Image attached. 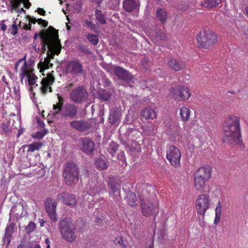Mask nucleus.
I'll use <instances>...</instances> for the list:
<instances>
[{
    "instance_id": "obj_1",
    "label": "nucleus",
    "mask_w": 248,
    "mask_h": 248,
    "mask_svg": "<svg viewBox=\"0 0 248 248\" xmlns=\"http://www.w3.org/2000/svg\"><path fill=\"white\" fill-rule=\"evenodd\" d=\"M40 37L42 52H47L46 58L49 61L54 59L55 55H58L62 50L58 31L50 26L48 29L41 31Z\"/></svg>"
},
{
    "instance_id": "obj_2",
    "label": "nucleus",
    "mask_w": 248,
    "mask_h": 248,
    "mask_svg": "<svg viewBox=\"0 0 248 248\" xmlns=\"http://www.w3.org/2000/svg\"><path fill=\"white\" fill-rule=\"evenodd\" d=\"M224 140L231 143H239L241 140L240 118L231 115L226 118L223 124Z\"/></svg>"
},
{
    "instance_id": "obj_3",
    "label": "nucleus",
    "mask_w": 248,
    "mask_h": 248,
    "mask_svg": "<svg viewBox=\"0 0 248 248\" xmlns=\"http://www.w3.org/2000/svg\"><path fill=\"white\" fill-rule=\"evenodd\" d=\"M212 168L208 165L199 168L194 173V186L196 190L205 192L207 184L212 178Z\"/></svg>"
},
{
    "instance_id": "obj_4",
    "label": "nucleus",
    "mask_w": 248,
    "mask_h": 248,
    "mask_svg": "<svg viewBox=\"0 0 248 248\" xmlns=\"http://www.w3.org/2000/svg\"><path fill=\"white\" fill-rule=\"evenodd\" d=\"M79 170L77 165L74 162H68L64 166L62 176L65 184L72 186L79 180Z\"/></svg>"
},
{
    "instance_id": "obj_5",
    "label": "nucleus",
    "mask_w": 248,
    "mask_h": 248,
    "mask_svg": "<svg viewBox=\"0 0 248 248\" xmlns=\"http://www.w3.org/2000/svg\"><path fill=\"white\" fill-rule=\"evenodd\" d=\"M198 47L201 49H208L213 46L217 41V36L210 31H203L197 35Z\"/></svg>"
},
{
    "instance_id": "obj_6",
    "label": "nucleus",
    "mask_w": 248,
    "mask_h": 248,
    "mask_svg": "<svg viewBox=\"0 0 248 248\" xmlns=\"http://www.w3.org/2000/svg\"><path fill=\"white\" fill-rule=\"evenodd\" d=\"M60 232L62 237L69 243L73 242L77 235L75 227L71 222L62 220L60 223Z\"/></svg>"
},
{
    "instance_id": "obj_7",
    "label": "nucleus",
    "mask_w": 248,
    "mask_h": 248,
    "mask_svg": "<svg viewBox=\"0 0 248 248\" xmlns=\"http://www.w3.org/2000/svg\"><path fill=\"white\" fill-rule=\"evenodd\" d=\"M211 199L208 194H201L195 202V207L198 214L204 216L210 207Z\"/></svg>"
},
{
    "instance_id": "obj_8",
    "label": "nucleus",
    "mask_w": 248,
    "mask_h": 248,
    "mask_svg": "<svg viewBox=\"0 0 248 248\" xmlns=\"http://www.w3.org/2000/svg\"><path fill=\"white\" fill-rule=\"evenodd\" d=\"M141 212L145 217L154 216V219L158 213L157 203L151 202L148 200H144L140 198Z\"/></svg>"
},
{
    "instance_id": "obj_9",
    "label": "nucleus",
    "mask_w": 248,
    "mask_h": 248,
    "mask_svg": "<svg viewBox=\"0 0 248 248\" xmlns=\"http://www.w3.org/2000/svg\"><path fill=\"white\" fill-rule=\"evenodd\" d=\"M170 93L179 101L187 100L191 95L189 89L182 85H176L171 88Z\"/></svg>"
},
{
    "instance_id": "obj_10",
    "label": "nucleus",
    "mask_w": 248,
    "mask_h": 248,
    "mask_svg": "<svg viewBox=\"0 0 248 248\" xmlns=\"http://www.w3.org/2000/svg\"><path fill=\"white\" fill-rule=\"evenodd\" d=\"M67 74L76 76H81L84 72L83 65L78 60L68 61L65 65Z\"/></svg>"
},
{
    "instance_id": "obj_11",
    "label": "nucleus",
    "mask_w": 248,
    "mask_h": 248,
    "mask_svg": "<svg viewBox=\"0 0 248 248\" xmlns=\"http://www.w3.org/2000/svg\"><path fill=\"white\" fill-rule=\"evenodd\" d=\"M69 96L74 103H81L87 99L88 93L84 86H79L71 91Z\"/></svg>"
},
{
    "instance_id": "obj_12",
    "label": "nucleus",
    "mask_w": 248,
    "mask_h": 248,
    "mask_svg": "<svg viewBox=\"0 0 248 248\" xmlns=\"http://www.w3.org/2000/svg\"><path fill=\"white\" fill-rule=\"evenodd\" d=\"M181 157L179 149L174 146H170L167 152V158L171 165L176 168L179 167Z\"/></svg>"
},
{
    "instance_id": "obj_13",
    "label": "nucleus",
    "mask_w": 248,
    "mask_h": 248,
    "mask_svg": "<svg viewBox=\"0 0 248 248\" xmlns=\"http://www.w3.org/2000/svg\"><path fill=\"white\" fill-rule=\"evenodd\" d=\"M45 207L49 218L53 222L57 221L56 207L57 202L52 198H47L45 202Z\"/></svg>"
},
{
    "instance_id": "obj_14",
    "label": "nucleus",
    "mask_w": 248,
    "mask_h": 248,
    "mask_svg": "<svg viewBox=\"0 0 248 248\" xmlns=\"http://www.w3.org/2000/svg\"><path fill=\"white\" fill-rule=\"evenodd\" d=\"M54 72L52 71L48 73L46 78H43L41 82L40 91L42 94L45 95L48 92H52L51 86L55 82Z\"/></svg>"
},
{
    "instance_id": "obj_15",
    "label": "nucleus",
    "mask_w": 248,
    "mask_h": 248,
    "mask_svg": "<svg viewBox=\"0 0 248 248\" xmlns=\"http://www.w3.org/2000/svg\"><path fill=\"white\" fill-rule=\"evenodd\" d=\"M57 198L61 202L71 208L75 207L78 203L75 195L66 192L59 193L57 196Z\"/></svg>"
},
{
    "instance_id": "obj_16",
    "label": "nucleus",
    "mask_w": 248,
    "mask_h": 248,
    "mask_svg": "<svg viewBox=\"0 0 248 248\" xmlns=\"http://www.w3.org/2000/svg\"><path fill=\"white\" fill-rule=\"evenodd\" d=\"M78 114V107L73 103H66L63 106L61 116L69 119L75 118Z\"/></svg>"
},
{
    "instance_id": "obj_17",
    "label": "nucleus",
    "mask_w": 248,
    "mask_h": 248,
    "mask_svg": "<svg viewBox=\"0 0 248 248\" xmlns=\"http://www.w3.org/2000/svg\"><path fill=\"white\" fill-rule=\"evenodd\" d=\"M165 63L170 69L175 72L180 71L186 67L185 62L174 58H167Z\"/></svg>"
},
{
    "instance_id": "obj_18",
    "label": "nucleus",
    "mask_w": 248,
    "mask_h": 248,
    "mask_svg": "<svg viewBox=\"0 0 248 248\" xmlns=\"http://www.w3.org/2000/svg\"><path fill=\"white\" fill-rule=\"evenodd\" d=\"M113 72L119 79L125 81L127 83L132 81L134 79L133 76L128 71L120 66L115 67Z\"/></svg>"
},
{
    "instance_id": "obj_19",
    "label": "nucleus",
    "mask_w": 248,
    "mask_h": 248,
    "mask_svg": "<svg viewBox=\"0 0 248 248\" xmlns=\"http://www.w3.org/2000/svg\"><path fill=\"white\" fill-rule=\"evenodd\" d=\"M81 149L85 154L88 155L93 154L94 149V143L92 140L89 138L81 139Z\"/></svg>"
},
{
    "instance_id": "obj_20",
    "label": "nucleus",
    "mask_w": 248,
    "mask_h": 248,
    "mask_svg": "<svg viewBox=\"0 0 248 248\" xmlns=\"http://www.w3.org/2000/svg\"><path fill=\"white\" fill-rule=\"evenodd\" d=\"M70 127L79 132L85 131L92 127L91 124L84 121L74 120L70 122Z\"/></svg>"
},
{
    "instance_id": "obj_21",
    "label": "nucleus",
    "mask_w": 248,
    "mask_h": 248,
    "mask_svg": "<svg viewBox=\"0 0 248 248\" xmlns=\"http://www.w3.org/2000/svg\"><path fill=\"white\" fill-rule=\"evenodd\" d=\"M123 8L127 12H130L134 10L139 8L140 3L138 0H125L123 3Z\"/></svg>"
},
{
    "instance_id": "obj_22",
    "label": "nucleus",
    "mask_w": 248,
    "mask_h": 248,
    "mask_svg": "<svg viewBox=\"0 0 248 248\" xmlns=\"http://www.w3.org/2000/svg\"><path fill=\"white\" fill-rule=\"evenodd\" d=\"M11 213L15 216L16 219H18L25 216L26 214V212L24 211L23 205L21 203L15 204L12 208Z\"/></svg>"
},
{
    "instance_id": "obj_23",
    "label": "nucleus",
    "mask_w": 248,
    "mask_h": 248,
    "mask_svg": "<svg viewBox=\"0 0 248 248\" xmlns=\"http://www.w3.org/2000/svg\"><path fill=\"white\" fill-rule=\"evenodd\" d=\"M108 186L114 193H120L121 185L119 180L115 177H109L108 181Z\"/></svg>"
},
{
    "instance_id": "obj_24",
    "label": "nucleus",
    "mask_w": 248,
    "mask_h": 248,
    "mask_svg": "<svg viewBox=\"0 0 248 248\" xmlns=\"http://www.w3.org/2000/svg\"><path fill=\"white\" fill-rule=\"evenodd\" d=\"M121 114L118 108H113L110 110L108 117V122L111 124H114L119 122L121 119Z\"/></svg>"
},
{
    "instance_id": "obj_25",
    "label": "nucleus",
    "mask_w": 248,
    "mask_h": 248,
    "mask_svg": "<svg viewBox=\"0 0 248 248\" xmlns=\"http://www.w3.org/2000/svg\"><path fill=\"white\" fill-rule=\"evenodd\" d=\"M16 224L14 222L10 223L6 226L5 229L4 239L7 241L8 244L11 241L13 233L15 231Z\"/></svg>"
},
{
    "instance_id": "obj_26",
    "label": "nucleus",
    "mask_w": 248,
    "mask_h": 248,
    "mask_svg": "<svg viewBox=\"0 0 248 248\" xmlns=\"http://www.w3.org/2000/svg\"><path fill=\"white\" fill-rule=\"evenodd\" d=\"M190 114L191 110L188 107L183 106L179 108V114L182 121L184 123L189 121Z\"/></svg>"
},
{
    "instance_id": "obj_27",
    "label": "nucleus",
    "mask_w": 248,
    "mask_h": 248,
    "mask_svg": "<svg viewBox=\"0 0 248 248\" xmlns=\"http://www.w3.org/2000/svg\"><path fill=\"white\" fill-rule=\"evenodd\" d=\"M58 102L53 106V109L55 114H62L64 103V99L60 94H57Z\"/></svg>"
},
{
    "instance_id": "obj_28",
    "label": "nucleus",
    "mask_w": 248,
    "mask_h": 248,
    "mask_svg": "<svg viewBox=\"0 0 248 248\" xmlns=\"http://www.w3.org/2000/svg\"><path fill=\"white\" fill-rule=\"evenodd\" d=\"M141 115L145 119H153L157 116L155 111L149 107L142 110Z\"/></svg>"
},
{
    "instance_id": "obj_29",
    "label": "nucleus",
    "mask_w": 248,
    "mask_h": 248,
    "mask_svg": "<svg viewBox=\"0 0 248 248\" xmlns=\"http://www.w3.org/2000/svg\"><path fill=\"white\" fill-rule=\"evenodd\" d=\"M157 19L162 24H164L167 20V11L164 8H158L156 12Z\"/></svg>"
},
{
    "instance_id": "obj_30",
    "label": "nucleus",
    "mask_w": 248,
    "mask_h": 248,
    "mask_svg": "<svg viewBox=\"0 0 248 248\" xmlns=\"http://www.w3.org/2000/svg\"><path fill=\"white\" fill-rule=\"evenodd\" d=\"M126 202L131 206H135L138 204V201L135 193L129 191L127 193L126 196Z\"/></svg>"
},
{
    "instance_id": "obj_31",
    "label": "nucleus",
    "mask_w": 248,
    "mask_h": 248,
    "mask_svg": "<svg viewBox=\"0 0 248 248\" xmlns=\"http://www.w3.org/2000/svg\"><path fill=\"white\" fill-rule=\"evenodd\" d=\"M53 65V63L50 62L48 58H45L43 62H40L38 63V68L40 69V72L42 73L45 70L52 68Z\"/></svg>"
},
{
    "instance_id": "obj_32",
    "label": "nucleus",
    "mask_w": 248,
    "mask_h": 248,
    "mask_svg": "<svg viewBox=\"0 0 248 248\" xmlns=\"http://www.w3.org/2000/svg\"><path fill=\"white\" fill-rule=\"evenodd\" d=\"M107 160L105 158H97L95 161L96 168L99 170H104L108 168Z\"/></svg>"
},
{
    "instance_id": "obj_33",
    "label": "nucleus",
    "mask_w": 248,
    "mask_h": 248,
    "mask_svg": "<svg viewBox=\"0 0 248 248\" xmlns=\"http://www.w3.org/2000/svg\"><path fill=\"white\" fill-rule=\"evenodd\" d=\"M98 98L103 101H108L110 97L111 94L109 92L104 89H100L97 92Z\"/></svg>"
},
{
    "instance_id": "obj_34",
    "label": "nucleus",
    "mask_w": 248,
    "mask_h": 248,
    "mask_svg": "<svg viewBox=\"0 0 248 248\" xmlns=\"http://www.w3.org/2000/svg\"><path fill=\"white\" fill-rule=\"evenodd\" d=\"M95 16L96 19L100 24L104 25L106 24V18L105 15L101 12V10L96 9L95 11Z\"/></svg>"
},
{
    "instance_id": "obj_35",
    "label": "nucleus",
    "mask_w": 248,
    "mask_h": 248,
    "mask_svg": "<svg viewBox=\"0 0 248 248\" xmlns=\"http://www.w3.org/2000/svg\"><path fill=\"white\" fill-rule=\"evenodd\" d=\"M118 144L114 142H111L107 149V151L112 156L115 155V154L118 150Z\"/></svg>"
},
{
    "instance_id": "obj_36",
    "label": "nucleus",
    "mask_w": 248,
    "mask_h": 248,
    "mask_svg": "<svg viewBox=\"0 0 248 248\" xmlns=\"http://www.w3.org/2000/svg\"><path fill=\"white\" fill-rule=\"evenodd\" d=\"M86 38L93 46H96L99 42L98 36L93 34H88Z\"/></svg>"
},
{
    "instance_id": "obj_37",
    "label": "nucleus",
    "mask_w": 248,
    "mask_h": 248,
    "mask_svg": "<svg viewBox=\"0 0 248 248\" xmlns=\"http://www.w3.org/2000/svg\"><path fill=\"white\" fill-rule=\"evenodd\" d=\"M221 2V0H206L205 2V6L211 8L214 7H216Z\"/></svg>"
},
{
    "instance_id": "obj_38",
    "label": "nucleus",
    "mask_w": 248,
    "mask_h": 248,
    "mask_svg": "<svg viewBox=\"0 0 248 248\" xmlns=\"http://www.w3.org/2000/svg\"><path fill=\"white\" fill-rule=\"evenodd\" d=\"M43 144L41 142H33L29 146L28 151L33 152L36 150H39L42 146Z\"/></svg>"
},
{
    "instance_id": "obj_39",
    "label": "nucleus",
    "mask_w": 248,
    "mask_h": 248,
    "mask_svg": "<svg viewBox=\"0 0 248 248\" xmlns=\"http://www.w3.org/2000/svg\"><path fill=\"white\" fill-rule=\"evenodd\" d=\"M85 23L86 25L87 28L89 30L93 31L96 33L99 32L96 25L93 22L88 20H85Z\"/></svg>"
},
{
    "instance_id": "obj_40",
    "label": "nucleus",
    "mask_w": 248,
    "mask_h": 248,
    "mask_svg": "<svg viewBox=\"0 0 248 248\" xmlns=\"http://www.w3.org/2000/svg\"><path fill=\"white\" fill-rule=\"evenodd\" d=\"M27 78L28 83L30 85L33 86L35 84L37 77L35 74L29 71L27 74Z\"/></svg>"
},
{
    "instance_id": "obj_41",
    "label": "nucleus",
    "mask_w": 248,
    "mask_h": 248,
    "mask_svg": "<svg viewBox=\"0 0 248 248\" xmlns=\"http://www.w3.org/2000/svg\"><path fill=\"white\" fill-rule=\"evenodd\" d=\"M22 2V0H12L11 1V11L16 10Z\"/></svg>"
},
{
    "instance_id": "obj_42",
    "label": "nucleus",
    "mask_w": 248,
    "mask_h": 248,
    "mask_svg": "<svg viewBox=\"0 0 248 248\" xmlns=\"http://www.w3.org/2000/svg\"><path fill=\"white\" fill-rule=\"evenodd\" d=\"M78 49L85 54H90L91 53V51L89 49L88 47L84 45L78 46Z\"/></svg>"
},
{
    "instance_id": "obj_43",
    "label": "nucleus",
    "mask_w": 248,
    "mask_h": 248,
    "mask_svg": "<svg viewBox=\"0 0 248 248\" xmlns=\"http://www.w3.org/2000/svg\"><path fill=\"white\" fill-rule=\"evenodd\" d=\"M29 72L27 70V67L26 62H24V66L22 68L21 72L19 75V77L21 81H23L24 77L26 75L27 76L28 73Z\"/></svg>"
},
{
    "instance_id": "obj_44",
    "label": "nucleus",
    "mask_w": 248,
    "mask_h": 248,
    "mask_svg": "<svg viewBox=\"0 0 248 248\" xmlns=\"http://www.w3.org/2000/svg\"><path fill=\"white\" fill-rule=\"evenodd\" d=\"M35 227L36 225L35 223L30 222L25 228V231L27 233H30L34 230Z\"/></svg>"
},
{
    "instance_id": "obj_45",
    "label": "nucleus",
    "mask_w": 248,
    "mask_h": 248,
    "mask_svg": "<svg viewBox=\"0 0 248 248\" xmlns=\"http://www.w3.org/2000/svg\"><path fill=\"white\" fill-rule=\"evenodd\" d=\"M29 23L28 25H26L25 29L26 30H30L31 28V24H35L36 22H37V19L36 18L33 17H29Z\"/></svg>"
},
{
    "instance_id": "obj_46",
    "label": "nucleus",
    "mask_w": 248,
    "mask_h": 248,
    "mask_svg": "<svg viewBox=\"0 0 248 248\" xmlns=\"http://www.w3.org/2000/svg\"><path fill=\"white\" fill-rule=\"evenodd\" d=\"M141 64L144 69H149L150 67L149 61L146 58H144L141 60Z\"/></svg>"
},
{
    "instance_id": "obj_47",
    "label": "nucleus",
    "mask_w": 248,
    "mask_h": 248,
    "mask_svg": "<svg viewBox=\"0 0 248 248\" xmlns=\"http://www.w3.org/2000/svg\"><path fill=\"white\" fill-rule=\"evenodd\" d=\"M123 240L122 237H119L117 238L114 241V242L116 245H119L121 247V248H125L126 246L125 245L123 244Z\"/></svg>"
},
{
    "instance_id": "obj_48",
    "label": "nucleus",
    "mask_w": 248,
    "mask_h": 248,
    "mask_svg": "<svg viewBox=\"0 0 248 248\" xmlns=\"http://www.w3.org/2000/svg\"><path fill=\"white\" fill-rule=\"evenodd\" d=\"M155 36L160 40L165 41L167 39V35L164 32L156 33Z\"/></svg>"
},
{
    "instance_id": "obj_49",
    "label": "nucleus",
    "mask_w": 248,
    "mask_h": 248,
    "mask_svg": "<svg viewBox=\"0 0 248 248\" xmlns=\"http://www.w3.org/2000/svg\"><path fill=\"white\" fill-rule=\"evenodd\" d=\"M132 144L133 145V150L138 152L140 151V145L138 142L132 140Z\"/></svg>"
},
{
    "instance_id": "obj_50",
    "label": "nucleus",
    "mask_w": 248,
    "mask_h": 248,
    "mask_svg": "<svg viewBox=\"0 0 248 248\" xmlns=\"http://www.w3.org/2000/svg\"><path fill=\"white\" fill-rule=\"evenodd\" d=\"M37 23L40 25H42L44 27H46L48 25V21L42 18L37 19Z\"/></svg>"
},
{
    "instance_id": "obj_51",
    "label": "nucleus",
    "mask_w": 248,
    "mask_h": 248,
    "mask_svg": "<svg viewBox=\"0 0 248 248\" xmlns=\"http://www.w3.org/2000/svg\"><path fill=\"white\" fill-rule=\"evenodd\" d=\"M216 216H221V205L220 202H218V205L215 210Z\"/></svg>"
},
{
    "instance_id": "obj_52",
    "label": "nucleus",
    "mask_w": 248,
    "mask_h": 248,
    "mask_svg": "<svg viewBox=\"0 0 248 248\" xmlns=\"http://www.w3.org/2000/svg\"><path fill=\"white\" fill-rule=\"evenodd\" d=\"M120 153L121 155H119L118 156V158L122 160V162L125 161V157L124 156V152H121Z\"/></svg>"
},
{
    "instance_id": "obj_53",
    "label": "nucleus",
    "mask_w": 248,
    "mask_h": 248,
    "mask_svg": "<svg viewBox=\"0 0 248 248\" xmlns=\"http://www.w3.org/2000/svg\"><path fill=\"white\" fill-rule=\"evenodd\" d=\"M105 185L104 183L102 185H100L99 188L97 187L96 189L94 190V193H97L100 192V191L104 188Z\"/></svg>"
},
{
    "instance_id": "obj_54",
    "label": "nucleus",
    "mask_w": 248,
    "mask_h": 248,
    "mask_svg": "<svg viewBox=\"0 0 248 248\" xmlns=\"http://www.w3.org/2000/svg\"><path fill=\"white\" fill-rule=\"evenodd\" d=\"M38 13L42 16H45L46 14V11L42 8H38L36 11Z\"/></svg>"
},
{
    "instance_id": "obj_55",
    "label": "nucleus",
    "mask_w": 248,
    "mask_h": 248,
    "mask_svg": "<svg viewBox=\"0 0 248 248\" xmlns=\"http://www.w3.org/2000/svg\"><path fill=\"white\" fill-rule=\"evenodd\" d=\"M22 59H19L17 61V62L15 63V69L16 72L18 71V67L20 63L22 62Z\"/></svg>"
},
{
    "instance_id": "obj_56",
    "label": "nucleus",
    "mask_w": 248,
    "mask_h": 248,
    "mask_svg": "<svg viewBox=\"0 0 248 248\" xmlns=\"http://www.w3.org/2000/svg\"><path fill=\"white\" fill-rule=\"evenodd\" d=\"M45 243L46 245V248H50V241L49 238H47L45 239Z\"/></svg>"
},
{
    "instance_id": "obj_57",
    "label": "nucleus",
    "mask_w": 248,
    "mask_h": 248,
    "mask_svg": "<svg viewBox=\"0 0 248 248\" xmlns=\"http://www.w3.org/2000/svg\"><path fill=\"white\" fill-rule=\"evenodd\" d=\"M25 2H27V3L24 4V7L26 9H28L30 7V6L31 5V4L30 3L29 0H25Z\"/></svg>"
},
{
    "instance_id": "obj_58",
    "label": "nucleus",
    "mask_w": 248,
    "mask_h": 248,
    "mask_svg": "<svg viewBox=\"0 0 248 248\" xmlns=\"http://www.w3.org/2000/svg\"><path fill=\"white\" fill-rule=\"evenodd\" d=\"M220 217L221 216H216L214 220L215 224H217L219 222Z\"/></svg>"
},
{
    "instance_id": "obj_59",
    "label": "nucleus",
    "mask_w": 248,
    "mask_h": 248,
    "mask_svg": "<svg viewBox=\"0 0 248 248\" xmlns=\"http://www.w3.org/2000/svg\"><path fill=\"white\" fill-rule=\"evenodd\" d=\"M133 133V129L131 130H128L125 133V134L127 135V137H132V135H131V134Z\"/></svg>"
},
{
    "instance_id": "obj_60",
    "label": "nucleus",
    "mask_w": 248,
    "mask_h": 248,
    "mask_svg": "<svg viewBox=\"0 0 248 248\" xmlns=\"http://www.w3.org/2000/svg\"><path fill=\"white\" fill-rule=\"evenodd\" d=\"M7 29L6 25L4 23H2L1 24V30L3 31H5Z\"/></svg>"
},
{
    "instance_id": "obj_61",
    "label": "nucleus",
    "mask_w": 248,
    "mask_h": 248,
    "mask_svg": "<svg viewBox=\"0 0 248 248\" xmlns=\"http://www.w3.org/2000/svg\"><path fill=\"white\" fill-rule=\"evenodd\" d=\"M13 34H16L17 33V27L16 26L15 24L13 25Z\"/></svg>"
},
{
    "instance_id": "obj_62",
    "label": "nucleus",
    "mask_w": 248,
    "mask_h": 248,
    "mask_svg": "<svg viewBox=\"0 0 248 248\" xmlns=\"http://www.w3.org/2000/svg\"><path fill=\"white\" fill-rule=\"evenodd\" d=\"M93 2H95L98 6H100V4L102 3L103 0H92Z\"/></svg>"
},
{
    "instance_id": "obj_63",
    "label": "nucleus",
    "mask_w": 248,
    "mask_h": 248,
    "mask_svg": "<svg viewBox=\"0 0 248 248\" xmlns=\"http://www.w3.org/2000/svg\"><path fill=\"white\" fill-rule=\"evenodd\" d=\"M44 136L41 132H39L37 133V137L38 139H42Z\"/></svg>"
},
{
    "instance_id": "obj_64",
    "label": "nucleus",
    "mask_w": 248,
    "mask_h": 248,
    "mask_svg": "<svg viewBox=\"0 0 248 248\" xmlns=\"http://www.w3.org/2000/svg\"><path fill=\"white\" fill-rule=\"evenodd\" d=\"M37 121H38V123L39 125L41 127H43L44 126V125H45L44 123L40 119H39V120L38 119Z\"/></svg>"
}]
</instances>
